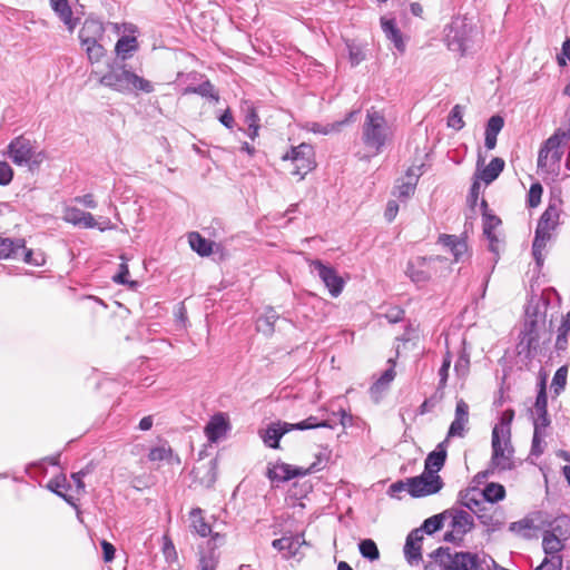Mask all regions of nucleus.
Segmentation results:
<instances>
[{
	"label": "nucleus",
	"instance_id": "nucleus-1",
	"mask_svg": "<svg viewBox=\"0 0 570 570\" xmlns=\"http://www.w3.org/2000/svg\"><path fill=\"white\" fill-rule=\"evenodd\" d=\"M392 138V127L389 125L383 112L374 107L367 109L362 125L361 140L371 156L381 154L385 146L391 142Z\"/></svg>",
	"mask_w": 570,
	"mask_h": 570
},
{
	"label": "nucleus",
	"instance_id": "nucleus-2",
	"mask_svg": "<svg viewBox=\"0 0 570 570\" xmlns=\"http://www.w3.org/2000/svg\"><path fill=\"white\" fill-rule=\"evenodd\" d=\"M99 82L121 94H150L154 91L151 81L127 69L125 63L115 61L109 70L100 78Z\"/></svg>",
	"mask_w": 570,
	"mask_h": 570
},
{
	"label": "nucleus",
	"instance_id": "nucleus-3",
	"mask_svg": "<svg viewBox=\"0 0 570 570\" xmlns=\"http://www.w3.org/2000/svg\"><path fill=\"white\" fill-rule=\"evenodd\" d=\"M430 557L434 560L425 566V570H433L438 564L441 570H481V560L476 553L460 551L451 552L448 547H440Z\"/></svg>",
	"mask_w": 570,
	"mask_h": 570
},
{
	"label": "nucleus",
	"instance_id": "nucleus-4",
	"mask_svg": "<svg viewBox=\"0 0 570 570\" xmlns=\"http://www.w3.org/2000/svg\"><path fill=\"white\" fill-rule=\"evenodd\" d=\"M444 41L449 50L465 56L473 43L475 26L466 17H453L444 29Z\"/></svg>",
	"mask_w": 570,
	"mask_h": 570
},
{
	"label": "nucleus",
	"instance_id": "nucleus-5",
	"mask_svg": "<svg viewBox=\"0 0 570 570\" xmlns=\"http://www.w3.org/2000/svg\"><path fill=\"white\" fill-rule=\"evenodd\" d=\"M559 208L554 204H549L539 218L532 243V255L538 265H542V250L551 237V230H553L559 223Z\"/></svg>",
	"mask_w": 570,
	"mask_h": 570
},
{
	"label": "nucleus",
	"instance_id": "nucleus-6",
	"mask_svg": "<svg viewBox=\"0 0 570 570\" xmlns=\"http://www.w3.org/2000/svg\"><path fill=\"white\" fill-rule=\"evenodd\" d=\"M570 140V126L566 129L558 128L541 146L538 154V167L544 168L549 165L560 163L563 156V148Z\"/></svg>",
	"mask_w": 570,
	"mask_h": 570
},
{
	"label": "nucleus",
	"instance_id": "nucleus-7",
	"mask_svg": "<svg viewBox=\"0 0 570 570\" xmlns=\"http://www.w3.org/2000/svg\"><path fill=\"white\" fill-rule=\"evenodd\" d=\"M314 149L308 144H301L292 147L286 154L282 156L283 160H291L294 169L292 175L299 176L303 179L309 171L315 168Z\"/></svg>",
	"mask_w": 570,
	"mask_h": 570
},
{
	"label": "nucleus",
	"instance_id": "nucleus-8",
	"mask_svg": "<svg viewBox=\"0 0 570 570\" xmlns=\"http://www.w3.org/2000/svg\"><path fill=\"white\" fill-rule=\"evenodd\" d=\"M436 262H443V258L441 256L415 257L409 261L405 274L416 286H424L431 279Z\"/></svg>",
	"mask_w": 570,
	"mask_h": 570
},
{
	"label": "nucleus",
	"instance_id": "nucleus-9",
	"mask_svg": "<svg viewBox=\"0 0 570 570\" xmlns=\"http://www.w3.org/2000/svg\"><path fill=\"white\" fill-rule=\"evenodd\" d=\"M407 492L413 498H422L438 493L443 488L440 475L426 474L406 479Z\"/></svg>",
	"mask_w": 570,
	"mask_h": 570
},
{
	"label": "nucleus",
	"instance_id": "nucleus-10",
	"mask_svg": "<svg viewBox=\"0 0 570 570\" xmlns=\"http://www.w3.org/2000/svg\"><path fill=\"white\" fill-rule=\"evenodd\" d=\"M37 141L20 135L8 145L7 156L18 166H24L36 155Z\"/></svg>",
	"mask_w": 570,
	"mask_h": 570
},
{
	"label": "nucleus",
	"instance_id": "nucleus-11",
	"mask_svg": "<svg viewBox=\"0 0 570 570\" xmlns=\"http://www.w3.org/2000/svg\"><path fill=\"white\" fill-rule=\"evenodd\" d=\"M311 266L313 272H315L324 283L331 296L337 297L344 288V279L337 274L336 269L330 265H325L320 259L313 261Z\"/></svg>",
	"mask_w": 570,
	"mask_h": 570
},
{
	"label": "nucleus",
	"instance_id": "nucleus-12",
	"mask_svg": "<svg viewBox=\"0 0 570 570\" xmlns=\"http://www.w3.org/2000/svg\"><path fill=\"white\" fill-rule=\"evenodd\" d=\"M513 448L507 446L500 436H492V456L491 466L500 471H508L514 468L512 460Z\"/></svg>",
	"mask_w": 570,
	"mask_h": 570
},
{
	"label": "nucleus",
	"instance_id": "nucleus-13",
	"mask_svg": "<svg viewBox=\"0 0 570 570\" xmlns=\"http://www.w3.org/2000/svg\"><path fill=\"white\" fill-rule=\"evenodd\" d=\"M548 303L543 297L532 296L524 311L525 320L524 325H528L530 322H533L534 327L546 324V314H547Z\"/></svg>",
	"mask_w": 570,
	"mask_h": 570
},
{
	"label": "nucleus",
	"instance_id": "nucleus-14",
	"mask_svg": "<svg viewBox=\"0 0 570 570\" xmlns=\"http://www.w3.org/2000/svg\"><path fill=\"white\" fill-rule=\"evenodd\" d=\"M308 471H304V468L293 466L287 463H276L267 469V478L272 482H286L296 476H305Z\"/></svg>",
	"mask_w": 570,
	"mask_h": 570
},
{
	"label": "nucleus",
	"instance_id": "nucleus-15",
	"mask_svg": "<svg viewBox=\"0 0 570 570\" xmlns=\"http://www.w3.org/2000/svg\"><path fill=\"white\" fill-rule=\"evenodd\" d=\"M293 431L292 423L277 421L273 422L265 429L264 433H262V439L266 446L272 449L279 448V441L286 433Z\"/></svg>",
	"mask_w": 570,
	"mask_h": 570
},
{
	"label": "nucleus",
	"instance_id": "nucleus-16",
	"mask_svg": "<svg viewBox=\"0 0 570 570\" xmlns=\"http://www.w3.org/2000/svg\"><path fill=\"white\" fill-rule=\"evenodd\" d=\"M423 534L421 530H412L405 541L404 556L411 566H417L422 561L421 542Z\"/></svg>",
	"mask_w": 570,
	"mask_h": 570
},
{
	"label": "nucleus",
	"instance_id": "nucleus-17",
	"mask_svg": "<svg viewBox=\"0 0 570 570\" xmlns=\"http://www.w3.org/2000/svg\"><path fill=\"white\" fill-rule=\"evenodd\" d=\"M448 441L444 440L439 443L434 451L430 452L424 462V472L426 474L439 475L438 472L444 466L446 461Z\"/></svg>",
	"mask_w": 570,
	"mask_h": 570
},
{
	"label": "nucleus",
	"instance_id": "nucleus-18",
	"mask_svg": "<svg viewBox=\"0 0 570 570\" xmlns=\"http://www.w3.org/2000/svg\"><path fill=\"white\" fill-rule=\"evenodd\" d=\"M105 37L104 24L95 19H86L79 30L80 43L98 42Z\"/></svg>",
	"mask_w": 570,
	"mask_h": 570
},
{
	"label": "nucleus",
	"instance_id": "nucleus-19",
	"mask_svg": "<svg viewBox=\"0 0 570 570\" xmlns=\"http://www.w3.org/2000/svg\"><path fill=\"white\" fill-rule=\"evenodd\" d=\"M381 28L385 35V37L393 42L395 49L403 53L405 51V43L403 41V36L401 30L396 24L395 18L391 17H382L381 18Z\"/></svg>",
	"mask_w": 570,
	"mask_h": 570
},
{
	"label": "nucleus",
	"instance_id": "nucleus-20",
	"mask_svg": "<svg viewBox=\"0 0 570 570\" xmlns=\"http://www.w3.org/2000/svg\"><path fill=\"white\" fill-rule=\"evenodd\" d=\"M49 4L69 31H72L77 27L79 19L73 18L72 9L68 0H49Z\"/></svg>",
	"mask_w": 570,
	"mask_h": 570
},
{
	"label": "nucleus",
	"instance_id": "nucleus-21",
	"mask_svg": "<svg viewBox=\"0 0 570 570\" xmlns=\"http://www.w3.org/2000/svg\"><path fill=\"white\" fill-rule=\"evenodd\" d=\"M538 330V327H534L533 322L523 326L521 332L522 337L519 344L521 347L520 353H525L527 356H531L537 351L539 345Z\"/></svg>",
	"mask_w": 570,
	"mask_h": 570
},
{
	"label": "nucleus",
	"instance_id": "nucleus-22",
	"mask_svg": "<svg viewBox=\"0 0 570 570\" xmlns=\"http://www.w3.org/2000/svg\"><path fill=\"white\" fill-rule=\"evenodd\" d=\"M303 543V534H296L294 537H282L279 539H275L272 542V547L278 551L285 552V558H292L298 553Z\"/></svg>",
	"mask_w": 570,
	"mask_h": 570
},
{
	"label": "nucleus",
	"instance_id": "nucleus-23",
	"mask_svg": "<svg viewBox=\"0 0 570 570\" xmlns=\"http://www.w3.org/2000/svg\"><path fill=\"white\" fill-rule=\"evenodd\" d=\"M438 243L450 249L455 262L461 261L468 252L466 242L456 235L441 234Z\"/></svg>",
	"mask_w": 570,
	"mask_h": 570
},
{
	"label": "nucleus",
	"instance_id": "nucleus-24",
	"mask_svg": "<svg viewBox=\"0 0 570 570\" xmlns=\"http://www.w3.org/2000/svg\"><path fill=\"white\" fill-rule=\"evenodd\" d=\"M514 419V411L507 409L500 415L499 423H497L492 430V436L502 438L504 444L510 446L511 440V423Z\"/></svg>",
	"mask_w": 570,
	"mask_h": 570
},
{
	"label": "nucleus",
	"instance_id": "nucleus-25",
	"mask_svg": "<svg viewBox=\"0 0 570 570\" xmlns=\"http://www.w3.org/2000/svg\"><path fill=\"white\" fill-rule=\"evenodd\" d=\"M504 126V119L500 115H493L489 118L484 131V146L492 150L497 146V137Z\"/></svg>",
	"mask_w": 570,
	"mask_h": 570
},
{
	"label": "nucleus",
	"instance_id": "nucleus-26",
	"mask_svg": "<svg viewBox=\"0 0 570 570\" xmlns=\"http://www.w3.org/2000/svg\"><path fill=\"white\" fill-rule=\"evenodd\" d=\"M451 511L452 513L448 514V517L452 518L450 527L455 530L456 534L464 537L474 525L473 518L464 510L451 509Z\"/></svg>",
	"mask_w": 570,
	"mask_h": 570
},
{
	"label": "nucleus",
	"instance_id": "nucleus-27",
	"mask_svg": "<svg viewBox=\"0 0 570 570\" xmlns=\"http://www.w3.org/2000/svg\"><path fill=\"white\" fill-rule=\"evenodd\" d=\"M228 422L223 414L214 415L205 428V433L210 442H217L228 430Z\"/></svg>",
	"mask_w": 570,
	"mask_h": 570
},
{
	"label": "nucleus",
	"instance_id": "nucleus-28",
	"mask_svg": "<svg viewBox=\"0 0 570 570\" xmlns=\"http://www.w3.org/2000/svg\"><path fill=\"white\" fill-rule=\"evenodd\" d=\"M459 497L460 503L471 510L473 513L474 511H479V509L483 508L484 500L482 499L481 491H479L476 488L462 490L460 491Z\"/></svg>",
	"mask_w": 570,
	"mask_h": 570
},
{
	"label": "nucleus",
	"instance_id": "nucleus-29",
	"mask_svg": "<svg viewBox=\"0 0 570 570\" xmlns=\"http://www.w3.org/2000/svg\"><path fill=\"white\" fill-rule=\"evenodd\" d=\"M505 163L500 157H494L488 166H485L476 176L478 179L484 181L487 185L494 181L503 171Z\"/></svg>",
	"mask_w": 570,
	"mask_h": 570
},
{
	"label": "nucleus",
	"instance_id": "nucleus-30",
	"mask_svg": "<svg viewBox=\"0 0 570 570\" xmlns=\"http://www.w3.org/2000/svg\"><path fill=\"white\" fill-rule=\"evenodd\" d=\"M535 530L537 527L534 524V521L529 517H525L519 521L511 522L509 524V531H511L518 537L528 540L535 538Z\"/></svg>",
	"mask_w": 570,
	"mask_h": 570
},
{
	"label": "nucleus",
	"instance_id": "nucleus-31",
	"mask_svg": "<svg viewBox=\"0 0 570 570\" xmlns=\"http://www.w3.org/2000/svg\"><path fill=\"white\" fill-rule=\"evenodd\" d=\"M188 243L194 252L199 256L206 257L213 253L214 242L203 237L198 232L188 234Z\"/></svg>",
	"mask_w": 570,
	"mask_h": 570
},
{
	"label": "nucleus",
	"instance_id": "nucleus-32",
	"mask_svg": "<svg viewBox=\"0 0 570 570\" xmlns=\"http://www.w3.org/2000/svg\"><path fill=\"white\" fill-rule=\"evenodd\" d=\"M24 248V239H0V258H18L21 249Z\"/></svg>",
	"mask_w": 570,
	"mask_h": 570
},
{
	"label": "nucleus",
	"instance_id": "nucleus-33",
	"mask_svg": "<svg viewBox=\"0 0 570 570\" xmlns=\"http://www.w3.org/2000/svg\"><path fill=\"white\" fill-rule=\"evenodd\" d=\"M149 461L156 462V461H167L168 463L173 464H179L180 459L178 455H174L173 449L169 445H160L150 449L148 453Z\"/></svg>",
	"mask_w": 570,
	"mask_h": 570
},
{
	"label": "nucleus",
	"instance_id": "nucleus-34",
	"mask_svg": "<svg viewBox=\"0 0 570 570\" xmlns=\"http://www.w3.org/2000/svg\"><path fill=\"white\" fill-rule=\"evenodd\" d=\"M189 519L191 522L193 530L203 538L212 534L210 525L203 518V510L200 508H194L189 512Z\"/></svg>",
	"mask_w": 570,
	"mask_h": 570
},
{
	"label": "nucleus",
	"instance_id": "nucleus-35",
	"mask_svg": "<svg viewBox=\"0 0 570 570\" xmlns=\"http://www.w3.org/2000/svg\"><path fill=\"white\" fill-rule=\"evenodd\" d=\"M138 49V42L136 37L134 36H122L120 37L115 46V50L118 57L122 60L127 59Z\"/></svg>",
	"mask_w": 570,
	"mask_h": 570
},
{
	"label": "nucleus",
	"instance_id": "nucleus-36",
	"mask_svg": "<svg viewBox=\"0 0 570 570\" xmlns=\"http://www.w3.org/2000/svg\"><path fill=\"white\" fill-rule=\"evenodd\" d=\"M451 513H452L451 510H445L439 514L432 515V517L428 518L426 520H424L421 528H419L417 530H421L422 534L424 532L428 534H433L443 528L445 518L448 517V514H451Z\"/></svg>",
	"mask_w": 570,
	"mask_h": 570
},
{
	"label": "nucleus",
	"instance_id": "nucleus-37",
	"mask_svg": "<svg viewBox=\"0 0 570 570\" xmlns=\"http://www.w3.org/2000/svg\"><path fill=\"white\" fill-rule=\"evenodd\" d=\"M184 94H196L202 97L213 99L215 101L219 100L218 92L216 91L215 86L209 80H205L198 86H187L184 89Z\"/></svg>",
	"mask_w": 570,
	"mask_h": 570
},
{
	"label": "nucleus",
	"instance_id": "nucleus-38",
	"mask_svg": "<svg viewBox=\"0 0 570 570\" xmlns=\"http://www.w3.org/2000/svg\"><path fill=\"white\" fill-rule=\"evenodd\" d=\"M542 548L547 556L557 558V556H560L559 552L562 550L563 544L553 532L547 531L542 538Z\"/></svg>",
	"mask_w": 570,
	"mask_h": 570
},
{
	"label": "nucleus",
	"instance_id": "nucleus-39",
	"mask_svg": "<svg viewBox=\"0 0 570 570\" xmlns=\"http://www.w3.org/2000/svg\"><path fill=\"white\" fill-rule=\"evenodd\" d=\"M482 499L489 503L501 501L505 497V489L500 483H488L481 491Z\"/></svg>",
	"mask_w": 570,
	"mask_h": 570
},
{
	"label": "nucleus",
	"instance_id": "nucleus-40",
	"mask_svg": "<svg viewBox=\"0 0 570 570\" xmlns=\"http://www.w3.org/2000/svg\"><path fill=\"white\" fill-rule=\"evenodd\" d=\"M358 550L363 558L375 561L380 558V551L376 543L372 539H363L358 543Z\"/></svg>",
	"mask_w": 570,
	"mask_h": 570
},
{
	"label": "nucleus",
	"instance_id": "nucleus-41",
	"mask_svg": "<svg viewBox=\"0 0 570 570\" xmlns=\"http://www.w3.org/2000/svg\"><path fill=\"white\" fill-rule=\"evenodd\" d=\"M464 107L461 105H455L452 107L449 116H448V127L459 131L464 127L463 120Z\"/></svg>",
	"mask_w": 570,
	"mask_h": 570
},
{
	"label": "nucleus",
	"instance_id": "nucleus-42",
	"mask_svg": "<svg viewBox=\"0 0 570 570\" xmlns=\"http://www.w3.org/2000/svg\"><path fill=\"white\" fill-rule=\"evenodd\" d=\"M81 47L86 51L89 61L92 63L99 62L106 53V50H105L104 46L101 45V41L81 43Z\"/></svg>",
	"mask_w": 570,
	"mask_h": 570
},
{
	"label": "nucleus",
	"instance_id": "nucleus-43",
	"mask_svg": "<svg viewBox=\"0 0 570 570\" xmlns=\"http://www.w3.org/2000/svg\"><path fill=\"white\" fill-rule=\"evenodd\" d=\"M317 428H330L332 429L333 425L328 423V421H318L315 416H308L307 419L298 422V423H292V430H312Z\"/></svg>",
	"mask_w": 570,
	"mask_h": 570
},
{
	"label": "nucleus",
	"instance_id": "nucleus-44",
	"mask_svg": "<svg viewBox=\"0 0 570 570\" xmlns=\"http://www.w3.org/2000/svg\"><path fill=\"white\" fill-rule=\"evenodd\" d=\"M533 417V430L544 431L550 425L551 420L548 414V409L531 410Z\"/></svg>",
	"mask_w": 570,
	"mask_h": 570
},
{
	"label": "nucleus",
	"instance_id": "nucleus-45",
	"mask_svg": "<svg viewBox=\"0 0 570 570\" xmlns=\"http://www.w3.org/2000/svg\"><path fill=\"white\" fill-rule=\"evenodd\" d=\"M278 318L276 312L272 308L257 321L258 331L264 332L265 334H272L274 332V323Z\"/></svg>",
	"mask_w": 570,
	"mask_h": 570
},
{
	"label": "nucleus",
	"instance_id": "nucleus-46",
	"mask_svg": "<svg viewBox=\"0 0 570 570\" xmlns=\"http://www.w3.org/2000/svg\"><path fill=\"white\" fill-rule=\"evenodd\" d=\"M568 376V366L559 367L552 379L551 387L556 395H559L566 387Z\"/></svg>",
	"mask_w": 570,
	"mask_h": 570
},
{
	"label": "nucleus",
	"instance_id": "nucleus-47",
	"mask_svg": "<svg viewBox=\"0 0 570 570\" xmlns=\"http://www.w3.org/2000/svg\"><path fill=\"white\" fill-rule=\"evenodd\" d=\"M474 514L476 515L480 523L487 527L489 531H497L502 524V522L494 519L492 514L488 513L484 507L479 509V511H474Z\"/></svg>",
	"mask_w": 570,
	"mask_h": 570
},
{
	"label": "nucleus",
	"instance_id": "nucleus-48",
	"mask_svg": "<svg viewBox=\"0 0 570 570\" xmlns=\"http://www.w3.org/2000/svg\"><path fill=\"white\" fill-rule=\"evenodd\" d=\"M242 110L245 112L244 120L248 127H253V125L259 124L261 118H259L257 110L252 101L244 100L242 102Z\"/></svg>",
	"mask_w": 570,
	"mask_h": 570
},
{
	"label": "nucleus",
	"instance_id": "nucleus-49",
	"mask_svg": "<svg viewBox=\"0 0 570 570\" xmlns=\"http://www.w3.org/2000/svg\"><path fill=\"white\" fill-rule=\"evenodd\" d=\"M47 489L60 497L65 493L63 491L70 489V484L67 482L66 475L60 474L48 482Z\"/></svg>",
	"mask_w": 570,
	"mask_h": 570
},
{
	"label": "nucleus",
	"instance_id": "nucleus-50",
	"mask_svg": "<svg viewBox=\"0 0 570 570\" xmlns=\"http://www.w3.org/2000/svg\"><path fill=\"white\" fill-rule=\"evenodd\" d=\"M330 455L331 452L327 449H323L316 454V460L308 468L304 469V471H308L309 474L323 470L330 460Z\"/></svg>",
	"mask_w": 570,
	"mask_h": 570
},
{
	"label": "nucleus",
	"instance_id": "nucleus-51",
	"mask_svg": "<svg viewBox=\"0 0 570 570\" xmlns=\"http://www.w3.org/2000/svg\"><path fill=\"white\" fill-rule=\"evenodd\" d=\"M501 224V219L491 213H483V234L490 237L494 234V229Z\"/></svg>",
	"mask_w": 570,
	"mask_h": 570
},
{
	"label": "nucleus",
	"instance_id": "nucleus-52",
	"mask_svg": "<svg viewBox=\"0 0 570 570\" xmlns=\"http://www.w3.org/2000/svg\"><path fill=\"white\" fill-rule=\"evenodd\" d=\"M346 47L348 50V60L351 66H358L365 59V53L363 49L353 42H347Z\"/></svg>",
	"mask_w": 570,
	"mask_h": 570
},
{
	"label": "nucleus",
	"instance_id": "nucleus-53",
	"mask_svg": "<svg viewBox=\"0 0 570 570\" xmlns=\"http://www.w3.org/2000/svg\"><path fill=\"white\" fill-rule=\"evenodd\" d=\"M535 409H548L547 384L544 376L541 377L538 384V393L532 410Z\"/></svg>",
	"mask_w": 570,
	"mask_h": 570
},
{
	"label": "nucleus",
	"instance_id": "nucleus-54",
	"mask_svg": "<svg viewBox=\"0 0 570 570\" xmlns=\"http://www.w3.org/2000/svg\"><path fill=\"white\" fill-rule=\"evenodd\" d=\"M468 423H469V421H464V420H460V419H455L454 417V420L450 424V428H449V431H448L445 440L449 441V439H451V438H462V436H464L465 426H466Z\"/></svg>",
	"mask_w": 570,
	"mask_h": 570
},
{
	"label": "nucleus",
	"instance_id": "nucleus-55",
	"mask_svg": "<svg viewBox=\"0 0 570 570\" xmlns=\"http://www.w3.org/2000/svg\"><path fill=\"white\" fill-rule=\"evenodd\" d=\"M79 227L98 228L99 230L104 232L110 228V220L106 219L104 222V225H98L95 217L90 213L83 210V217L81 218V224L79 225Z\"/></svg>",
	"mask_w": 570,
	"mask_h": 570
},
{
	"label": "nucleus",
	"instance_id": "nucleus-56",
	"mask_svg": "<svg viewBox=\"0 0 570 570\" xmlns=\"http://www.w3.org/2000/svg\"><path fill=\"white\" fill-rule=\"evenodd\" d=\"M543 193V187L540 183H533L530 186L529 193H528V206L531 208L537 207L541 202V196Z\"/></svg>",
	"mask_w": 570,
	"mask_h": 570
},
{
	"label": "nucleus",
	"instance_id": "nucleus-57",
	"mask_svg": "<svg viewBox=\"0 0 570 570\" xmlns=\"http://www.w3.org/2000/svg\"><path fill=\"white\" fill-rule=\"evenodd\" d=\"M83 217V210L77 207H66L63 210V220L70 223L75 226H79L81 224V218Z\"/></svg>",
	"mask_w": 570,
	"mask_h": 570
},
{
	"label": "nucleus",
	"instance_id": "nucleus-58",
	"mask_svg": "<svg viewBox=\"0 0 570 570\" xmlns=\"http://www.w3.org/2000/svg\"><path fill=\"white\" fill-rule=\"evenodd\" d=\"M546 436L544 431L533 430V438L531 443V454L540 456L544 452L543 439Z\"/></svg>",
	"mask_w": 570,
	"mask_h": 570
},
{
	"label": "nucleus",
	"instance_id": "nucleus-59",
	"mask_svg": "<svg viewBox=\"0 0 570 570\" xmlns=\"http://www.w3.org/2000/svg\"><path fill=\"white\" fill-rule=\"evenodd\" d=\"M415 186H416V179L410 180L406 183H402V184L395 186L394 195H396L397 198H400V199H406L411 195L414 194Z\"/></svg>",
	"mask_w": 570,
	"mask_h": 570
},
{
	"label": "nucleus",
	"instance_id": "nucleus-60",
	"mask_svg": "<svg viewBox=\"0 0 570 570\" xmlns=\"http://www.w3.org/2000/svg\"><path fill=\"white\" fill-rule=\"evenodd\" d=\"M308 130L314 134L328 135L338 131V125H336L335 122L326 125L320 122H312L308 126Z\"/></svg>",
	"mask_w": 570,
	"mask_h": 570
},
{
	"label": "nucleus",
	"instance_id": "nucleus-61",
	"mask_svg": "<svg viewBox=\"0 0 570 570\" xmlns=\"http://www.w3.org/2000/svg\"><path fill=\"white\" fill-rule=\"evenodd\" d=\"M217 566L218 557L213 551L199 559V570H216Z\"/></svg>",
	"mask_w": 570,
	"mask_h": 570
},
{
	"label": "nucleus",
	"instance_id": "nucleus-62",
	"mask_svg": "<svg viewBox=\"0 0 570 570\" xmlns=\"http://www.w3.org/2000/svg\"><path fill=\"white\" fill-rule=\"evenodd\" d=\"M163 554L167 562L171 563L177 560L176 548L168 535H164Z\"/></svg>",
	"mask_w": 570,
	"mask_h": 570
},
{
	"label": "nucleus",
	"instance_id": "nucleus-63",
	"mask_svg": "<svg viewBox=\"0 0 570 570\" xmlns=\"http://www.w3.org/2000/svg\"><path fill=\"white\" fill-rule=\"evenodd\" d=\"M128 276H129L128 265L122 263L119 266V272L112 276V281L117 284L135 286L136 282H130L128 279Z\"/></svg>",
	"mask_w": 570,
	"mask_h": 570
},
{
	"label": "nucleus",
	"instance_id": "nucleus-64",
	"mask_svg": "<svg viewBox=\"0 0 570 570\" xmlns=\"http://www.w3.org/2000/svg\"><path fill=\"white\" fill-rule=\"evenodd\" d=\"M562 567V558L561 556H557V558H548L546 557L543 561L534 570H561Z\"/></svg>",
	"mask_w": 570,
	"mask_h": 570
}]
</instances>
